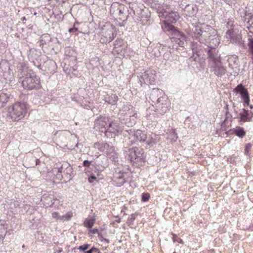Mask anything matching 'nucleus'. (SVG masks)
<instances>
[{
  "label": "nucleus",
  "mask_w": 253,
  "mask_h": 253,
  "mask_svg": "<svg viewBox=\"0 0 253 253\" xmlns=\"http://www.w3.org/2000/svg\"><path fill=\"white\" fill-rule=\"evenodd\" d=\"M167 20L163 21L162 28L164 31L168 32L172 36V39L176 42L179 46L184 47L186 42L187 38L185 34L177 30L171 23H175L179 18V16L177 12L171 11H167L166 17H164Z\"/></svg>",
  "instance_id": "nucleus-1"
},
{
  "label": "nucleus",
  "mask_w": 253,
  "mask_h": 253,
  "mask_svg": "<svg viewBox=\"0 0 253 253\" xmlns=\"http://www.w3.org/2000/svg\"><path fill=\"white\" fill-rule=\"evenodd\" d=\"M149 98L153 103L157 105L158 111L161 115H163L169 110V101L162 90L158 88H152Z\"/></svg>",
  "instance_id": "nucleus-2"
},
{
  "label": "nucleus",
  "mask_w": 253,
  "mask_h": 253,
  "mask_svg": "<svg viewBox=\"0 0 253 253\" xmlns=\"http://www.w3.org/2000/svg\"><path fill=\"white\" fill-rule=\"evenodd\" d=\"M124 153L126 157L134 166L136 167L141 166L144 162L146 155L143 149L133 147L132 148L125 147Z\"/></svg>",
  "instance_id": "nucleus-3"
},
{
  "label": "nucleus",
  "mask_w": 253,
  "mask_h": 253,
  "mask_svg": "<svg viewBox=\"0 0 253 253\" xmlns=\"http://www.w3.org/2000/svg\"><path fill=\"white\" fill-rule=\"evenodd\" d=\"M217 31L210 25H203L201 27H195L192 37L200 43H207L211 36H215Z\"/></svg>",
  "instance_id": "nucleus-4"
},
{
  "label": "nucleus",
  "mask_w": 253,
  "mask_h": 253,
  "mask_svg": "<svg viewBox=\"0 0 253 253\" xmlns=\"http://www.w3.org/2000/svg\"><path fill=\"white\" fill-rule=\"evenodd\" d=\"M19 82L27 90L37 89L42 86L40 78L31 70L19 77Z\"/></svg>",
  "instance_id": "nucleus-5"
},
{
  "label": "nucleus",
  "mask_w": 253,
  "mask_h": 253,
  "mask_svg": "<svg viewBox=\"0 0 253 253\" xmlns=\"http://www.w3.org/2000/svg\"><path fill=\"white\" fill-rule=\"evenodd\" d=\"M27 111L24 102H16L7 108V116L13 121H17L22 118Z\"/></svg>",
  "instance_id": "nucleus-6"
},
{
  "label": "nucleus",
  "mask_w": 253,
  "mask_h": 253,
  "mask_svg": "<svg viewBox=\"0 0 253 253\" xmlns=\"http://www.w3.org/2000/svg\"><path fill=\"white\" fill-rule=\"evenodd\" d=\"M132 137L134 138V140H133V142H131L132 144L140 142L147 144L150 147L153 146L155 144L151 135H147L144 131L139 129H137L134 132Z\"/></svg>",
  "instance_id": "nucleus-7"
},
{
  "label": "nucleus",
  "mask_w": 253,
  "mask_h": 253,
  "mask_svg": "<svg viewBox=\"0 0 253 253\" xmlns=\"http://www.w3.org/2000/svg\"><path fill=\"white\" fill-rule=\"evenodd\" d=\"M120 126L118 123L112 120L110 121L104 133L107 138H112L121 134Z\"/></svg>",
  "instance_id": "nucleus-8"
},
{
  "label": "nucleus",
  "mask_w": 253,
  "mask_h": 253,
  "mask_svg": "<svg viewBox=\"0 0 253 253\" xmlns=\"http://www.w3.org/2000/svg\"><path fill=\"white\" fill-rule=\"evenodd\" d=\"M227 38L230 40L231 42L236 44L244 47V42L242 40V36L241 33L236 31L233 29H230L226 33Z\"/></svg>",
  "instance_id": "nucleus-9"
},
{
  "label": "nucleus",
  "mask_w": 253,
  "mask_h": 253,
  "mask_svg": "<svg viewBox=\"0 0 253 253\" xmlns=\"http://www.w3.org/2000/svg\"><path fill=\"white\" fill-rule=\"evenodd\" d=\"M57 175H61L62 177H65L69 181L74 177V174L73 168L68 163H63L61 166L58 168Z\"/></svg>",
  "instance_id": "nucleus-10"
},
{
  "label": "nucleus",
  "mask_w": 253,
  "mask_h": 253,
  "mask_svg": "<svg viewBox=\"0 0 253 253\" xmlns=\"http://www.w3.org/2000/svg\"><path fill=\"white\" fill-rule=\"evenodd\" d=\"M112 120L111 118L108 117L100 115L95 120L94 128L102 132H104Z\"/></svg>",
  "instance_id": "nucleus-11"
},
{
  "label": "nucleus",
  "mask_w": 253,
  "mask_h": 253,
  "mask_svg": "<svg viewBox=\"0 0 253 253\" xmlns=\"http://www.w3.org/2000/svg\"><path fill=\"white\" fill-rule=\"evenodd\" d=\"M204 50L207 52V59L209 60L210 65L221 60L220 54L216 48L206 47Z\"/></svg>",
  "instance_id": "nucleus-12"
},
{
  "label": "nucleus",
  "mask_w": 253,
  "mask_h": 253,
  "mask_svg": "<svg viewBox=\"0 0 253 253\" xmlns=\"http://www.w3.org/2000/svg\"><path fill=\"white\" fill-rule=\"evenodd\" d=\"M233 91L237 94H240L244 100L245 107L248 106L250 101L249 92L247 88L242 85L238 84L233 90Z\"/></svg>",
  "instance_id": "nucleus-13"
},
{
  "label": "nucleus",
  "mask_w": 253,
  "mask_h": 253,
  "mask_svg": "<svg viewBox=\"0 0 253 253\" xmlns=\"http://www.w3.org/2000/svg\"><path fill=\"white\" fill-rule=\"evenodd\" d=\"M155 71L148 70L142 74L140 78L139 79L141 86L142 84H153L155 81Z\"/></svg>",
  "instance_id": "nucleus-14"
},
{
  "label": "nucleus",
  "mask_w": 253,
  "mask_h": 253,
  "mask_svg": "<svg viewBox=\"0 0 253 253\" xmlns=\"http://www.w3.org/2000/svg\"><path fill=\"white\" fill-rule=\"evenodd\" d=\"M211 70L218 77H221L226 72L225 67L223 65L221 60L210 65Z\"/></svg>",
  "instance_id": "nucleus-15"
},
{
  "label": "nucleus",
  "mask_w": 253,
  "mask_h": 253,
  "mask_svg": "<svg viewBox=\"0 0 253 253\" xmlns=\"http://www.w3.org/2000/svg\"><path fill=\"white\" fill-rule=\"evenodd\" d=\"M93 147L97 149L101 152H106L107 154L113 153L115 149L111 143L104 142H96L93 145Z\"/></svg>",
  "instance_id": "nucleus-16"
},
{
  "label": "nucleus",
  "mask_w": 253,
  "mask_h": 253,
  "mask_svg": "<svg viewBox=\"0 0 253 253\" xmlns=\"http://www.w3.org/2000/svg\"><path fill=\"white\" fill-rule=\"evenodd\" d=\"M204 43H198L196 42H192L190 43V47L194 54L200 57L203 54L204 48L202 44Z\"/></svg>",
  "instance_id": "nucleus-17"
},
{
  "label": "nucleus",
  "mask_w": 253,
  "mask_h": 253,
  "mask_svg": "<svg viewBox=\"0 0 253 253\" xmlns=\"http://www.w3.org/2000/svg\"><path fill=\"white\" fill-rule=\"evenodd\" d=\"M43 67L44 68V71L47 73L53 74L56 69V64L54 61L48 60L44 62Z\"/></svg>",
  "instance_id": "nucleus-18"
},
{
  "label": "nucleus",
  "mask_w": 253,
  "mask_h": 253,
  "mask_svg": "<svg viewBox=\"0 0 253 253\" xmlns=\"http://www.w3.org/2000/svg\"><path fill=\"white\" fill-rule=\"evenodd\" d=\"M126 180L124 177V175L123 173H116L114 176L113 179V182L114 185H116L117 187L122 186L125 182Z\"/></svg>",
  "instance_id": "nucleus-19"
},
{
  "label": "nucleus",
  "mask_w": 253,
  "mask_h": 253,
  "mask_svg": "<svg viewBox=\"0 0 253 253\" xmlns=\"http://www.w3.org/2000/svg\"><path fill=\"white\" fill-rule=\"evenodd\" d=\"M209 41H208L207 42L208 43V44L207 45V47L210 48V47H211L217 48V46H218L220 43L219 39L218 38L217 35L215 36H211L210 39L209 40Z\"/></svg>",
  "instance_id": "nucleus-20"
},
{
  "label": "nucleus",
  "mask_w": 253,
  "mask_h": 253,
  "mask_svg": "<svg viewBox=\"0 0 253 253\" xmlns=\"http://www.w3.org/2000/svg\"><path fill=\"white\" fill-rule=\"evenodd\" d=\"M41 163L40 159H36L34 157H27L26 160V164L28 167H35L39 165Z\"/></svg>",
  "instance_id": "nucleus-21"
},
{
  "label": "nucleus",
  "mask_w": 253,
  "mask_h": 253,
  "mask_svg": "<svg viewBox=\"0 0 253 253\" xmlns=\"http://www.w3.org/2000/svg\"><path fill=\"white\" fill-rule=\"evenodd\" d=\"M10 97L9 94L5 93L3 91H0V106L1 108L5 105Z\"/></svg>",
  "instance_id": "nucleus-22"
},
{
  "label": "nucleus",
  "mask_w": 253,
  "mask_h": 253,
  "mask_svg": "<svg viewBox=\"0 0 253 253\" xmlns=\"http://www.w3.org/2000/svg\"><path fill=\"white\" fill-rule=\"evenodd\" d=\"M118 97L115 94H112L110 95H107L105 97L104 100L105 102L112 105H116L118 101Z\"/></svg>",
  "instance_id": "nucleus-23"
},
{
  "label": "nucleus",
  "mask_w": 253,
  "mask_h": 253,
  "mask_svg": "<svg viewBox=\"0 0 253 253\" xmlns=\"http://www.w3.org/2000/svg\"><path fill=\"white\" fill-rule=\"evenodd\" d=\"M184 10L187 12L186 15L188 16H192L197 13V8L196 6L194 7L189 4H186L184 7Z\"/></svg>",
  "instance_id": "nucleus-24"
},
{
  "label": "nucleus",
  "mask_w": 253,
  "mask_h": 253,
  "mask_svg": "<svg viewBox=\"0 0 253 253\" xmlns=\"http://www.w3.org/2000/svg\"><path fill=\"white\" fill-rule=\"evenodd\" d=\"M137 117V115L136 113L129 116V118H126L125 122L126 125L128 127L133 126L136 122Z\"/></svg>",
  "instance_id": "nucleus-25"
},
{
  "label": "nucleus",
  "mask_w": 253,
  "mask_h": 253,
  "mask_svg": "<svg viewBox=\"0 0 253 253\" xmlns=\"http://www.w3.org/2000/svg\"><path fill=\"white\" fill-rule=\"evenodd\" d=\"M243 112L239 113V117L240 118L241 122H249L250 121L251 118L249 116V110L245 109H243Z\"/></svg>",
  "instance_id": "nucleus-26"
},
{
  "label": "nucleus",
  "mask_w": 253,
  "mask_h": 253,
  "mask_svg": "<svg viewBox=\"0 0 253 253\" xmlns=\"http://www.w3.org/2000/svg\"><path fill=\"white\" fill-rule=\"evenodd\" d=\"M42 200L43 201L45 204L47 206L51 207L54 204V201L55 200V199L53 195H49L48 196H46L45 195H43L42 196Z\"/></svg>",
  "instance_id": "nucleus-27"
},
{
  "label": "nucleus",
  "mask_w": 253,
  "mask_h": 253,
  "mask_svg": "<svg viewBox=\"0 0 253 253\" xmlns=\"http://www.w3.org/2000/svg\"><path fill=\"white\" fill-rule=\"evenodd\" d=\"M101 159L102 161L101 163L97 160L96 162L92 164L94 169L98 171H103L105 168L103 166V160H106V158L105 157H103Z\"/></svg>",
  "instance_id": "nucleus-28"
},
{
  "label": "nucleus",
  "mask_w": 253,
  "mask_h": 253,
  "mask_svg": "<svg viewBox=\"0 0 253 253\" xmlns=\"http://www.w3.org/2000/svg\"><path fill=\"white\" fill-rule=\"evenodd\" d=\"M233 130L234 134L239 137L242 138L246 135V131L243 127L237 126Z\"/></svg>",
  "instance_id": "nucleus-29"
},
{
  "label": "nucleus",
  "mask_w": 253,
  "mask_h": 253,
  "mask_svg": "<svg viewBox=\"0 0 253 253\" xmlns=\"http://www.w3.org/2000/svg\"><path fill=\"white\" fill-rule=\"evenodd\" d=\"M157 12L159 14V16L161 18L166 17L167 14V11H166L163 6L156 5L155 6Z\"/></svg>",
  "instance_id": "nucleus-30"
},
{
  "label": "nucleus",
  "mask_w": 253,
  "mask_h": 253,
  "mask_svg": "<svg viewBox=\"0 0 253 253\" xmlns=\"http://www.w3.org/2000/svg\"><path fill=\"white\" fill-rule=\"evenodd\" d=\"M95 218L94 216L91 217L89 219H86L84 222V226L88 228H91L95 222Z\"/></svg>",
  "instance_id": "nucleus-31"
},
{
  "label": "nucleus",
  "mask_w": 253,
  "mask_h": 253,
  "mask_svg": "<svg viewBox=\"0 0 253 253\" xmlns=\"http://www.w3.org/2000/svg\"><path fill=\"white\" fill-rule=\"evenodd\" d=\"M40 51L35 49H31L29 50V54L28 58L29 59L33 60L34 59H37V57L39 56L38 53Z\"/></svg>",
  "instance_id": "nucleus-32"
},
{
  "label": "nucleus",
  "mask_w": 253,
  "mask_h": 253,
  "mask_svg": "<svg viewBox=\"0 0 253 253\" xmlns=\"http://www.w3.org/2000/svg\"><path fill=\"white\" fill-rule=\"evenodd\" d=\"M73 216V213L71 211L67 212L65 214L59 217V219L62 221H69Z\"/></svg>",
  "instance_id": "nucleus-33"
},
{
  "label": "nucleus",
  "mask_w": 253,
  "mask_h": 253,
  "mask_svg": "<svg viewBox=\"0 0 253 253\" xmlns=\"http://www.w3.org/2000/svg\"><path fill=\"white\" fill-rule=\"evenodd\" d=\"M0 242H3L7 231L6 230V228L2 225H0Z\"/></svg>",
  "instance_id": "nucleus-34"
},
{
  "label": "nucleus",
  "mask_w": 253,
  "mask_h": 253,
  "mask_svg": "<svg viewBox=\"0 0 253 253\" xmlns=\"http://www.w3.org/2000/svg\"><path fill=\"white\" fill-rule=\"evenodd\" d=\"M128 10H127V8L126 7H123L122 8L119 9V13H120V18L122 20H125V19H127V16L126 15L125 16H124L123 14L125 12H127Z\"/></svg>",
  "instance_id": "nucleus-35"
},
{
  "label": "nucleus",
  "mask_w": 253,
  "mask_h": 253,
  "mask_svg": "<svg viewBox=\"0 0 253 253\" xmlns=\"http://www.w3.org/2000/svg\"><path fill=\"white\" fill-rule=\"evenodd\" d=\"M169 137L171 140V141L173 142L176 141L178 136L174 129H172V131L169 133Z\"/></svg>",
  "instance_id": "nucleus-36"
},
{
  "label": "nucleus",
  "mask_w": 253,
  "mask_h": 253,
  "mask_svg": "<svg viewBox=\"0 0 253 253\" xmlns=\"http://www.w3.org/2000/svg\"><path fill=\"white\" fill-rule=\"evenodd\" d=\"M247 23L249 24V26H248V29L250 30L251 32L253 33V15L250 16Z\"/></svg>",
  "instance_id": "nucleus-37"
},
{
  "label": "nucleus",
  "mask_w": 253,
  "mask_h": 253,
  "mask_svg": "<svg viewBox=\"0 0 253 253\" xmlns=\"http://www.w3.org/2000/svg\"><path fill=\"white\" fill-rule=\"evenodd\" d=\"M231 117V115L229 113V111H227L225 112V119L221 123V126L222 128L225 127V130L226 129V124L225 123L227 121V120L229 118Z\"/></svg>",
  "instance_id": "nucleus-38"
},
{
  "label": "nucleus",
  "mask_w": 253,
  "mask_h": 253,
  "mask_svg": "<svg viewBox=\"0 0 253 253\" xmlns=\"http://www.w3.org/2000/svg\"><path fill=\"white\" fill-rule=\"evenodd\" d=\"M150 198V195L148 193H143L141 195L142 202H145L148 201Z\"/></svg>",
  "instance_id": "nucleus-39"
},
{
  "label": "nucleus",
  "mask_w": 253,
  "mask_h": 253,
  "mask_svg": "<svg viewBox=\"0 0 253 253\" xmlns=\"http://www.w3.org/2000/svg\"><path fill=\"white\" fill-rule=\"evenodd\" d=\"M109 37L106 39V42H110L115 38L116 35L112 31H110Z\"/></svg>",
  "instance_id": "nucleus-40"
},
{
  "label": "nucleus",
  "mask_w": 253,
  "mask_h": 253,
  "mask_svg": "<svg viewBox=\"0 0 253 253\" xmlns=\"http://www.w3.org/2000/svg\"><path fill=\"white\" fill-rule=\"evenodd\" d=\"M172 240L173 242H177L178 243L183 244V240L180 238H177V235L175 234H172Z\"/></svg>",
  "instance_id": "nucleus-41"
},
{
  "label": "nucleus",
  "mask_w": 253,
  "mask_h": 253,
  "mask_svg": "<svg viewBox=\"0 0 253 253\" xmlns=\"http://www.w3.org/2000/svg\"><path fill=\"white\" fill-rule=\"evenodd\" d=\"M89 246L90 245L87 244H84V245L79 246L78 249L81 251L84 252L89 248Z\"/></svg>",
  "instance_id": "nucleus-42"
},
{
  "label": "nucleus",
  "mask_w": 253,
  "mask_h": 253,
  "mask_svg": "<svg viewBox=\"0 0 253 253\" xmlns=\"http://www.w3.org/2000/svg\"><path fill=\"white\" fill-rule=\"evenodd\" d=\"M92 161H88L87 160H85L84 161L83 163V166L84 167L89 168L91 165H92Z\"/></svg>",
  "instance_id": "nucleus-43"
},
{
  "label": "nucleus",
  "mask_w": 253,
  "mask_h": 253,
  "mask_svg": "<svg viewBox=\"0 0 253 253\" xmlns=\"http://www.w3.org/2000/svg\"><path fill=\"white\" fill-rule=\"evenodd\" d=\"M252 147V145L251 143H248L245 145V154L248 155L249 152V151Z\"/></svg>",
  "instance_id": "nucleus-44"
},
{
  "label": "nucleus",
  "mask_w": 253,
  "mask_h": 253,
  "mask_svg": "<svg viewBox=\"0 0 253 253\" xmlns=\"http://www.w3.org/2000/svg\"><path fill=\"white\" fill-rule=\"evenodd\" d=\"M79 30V29L75 27V24H74L73 27L69 28L68 31L70 33H75L77 32Z\"/></svg>",
  "instance_id": "nucleus-45"
},
{
  "label": "nucleus",
  "mask_w": 253,
  "mask_h": 253,
  "mask_svg": "<svg viewBox=\"0 0 253 253\" xmlns=\"http://www.w3.org/2000/svg\"><path fill=\"white\" fill-rule=\"evenodd\" d=\"M98 238H99V240H101V241H104V242H106L107 243H110V241L109 240V239H106V238H104L103 237L102 235L100 233H98Z\"/></svg>",
  "instance_id": "nucleus-46"
},
{
  "label": "nucleus",
  "mask_w": 253,
  "mask_h": 253,
  "mask_svg": "<svg viewBox=\"0 0 253 253\" xmlns=\"http://www.w3.org/2000/svg\"><path fill=\"white\" fill-rule=\"evenodd\" d=\"M96 180V177L94 175H91L88 178V181L90 183H93Z\"/></svg>",
  "instance_id": "nucleus-47"
},
{
  "label": "nucleus",
  "mask_w": 253,
  "mask_h": 253,
  "mask_svg": "<svg viewBox=\"0 0 253 253\" xmlns=\"http://www.w3.org/2000/svg\"><path fill=\"white\" fill-rule=\"evenodd\" d=\"M52 216L53 218H57L59 219V216H61V215H60L58 213L56 212H54L53 213H52Z\"/></svg>",
  "instance_id": "nucleus-48"
},
{
  "label": "nucleus",
  "mask_w": 253,
  "mask_h": 253,
  "mask_svg": "<svg viewBox=\"0 0 253 253\" xmlns=\"http://www.w3.org/2000/svg\"><path fill=\"white\" fill-rule=\"evenodd\" d=\"M90 232L92 234H97L98 235V233H100L98 231V230L95 228L90 230Z\"/></svg>",
  "instance_id": "nucleus-49"
},
{
  "label": "nucleus",
  "mask_w": 253,
  "mask_h": 253,
  "mask_svg": "<svg viewBox=\"0 0 253 253\" xmlns=\"http://www.w3.org/2000/svg\"><path fill=\"white\" fill-rule=\"evenodd\" d=\"M4 65H5L6 67H8L7 63H6L5 62H1L0 63V68L4 67Z\"/></svg>",
  "instance_id": "nucleus-50"
},
{
  "label": "nucleus",
  "mask_w": 253,
  "mask_h": 253,
  "mask_svg": "<svg viewBox=\"0 0 253 253\" xmlns=\"http://www.w3.org/2000/svg\"><path fill=\"white\" fill-rule=\"evenodd\" d=\"M135 219V218L134 216V215H131L130 217L129 218V221H130L131 222H132L134 221Z\"/></svg>",
  "instance_id": "nucleus-51"
},
{
  "label": "nucleus",
  "mask_w": 253,
  "mask_h": 253,
  "mask_svg": "<svg viewBox=\"0 0 253 253\" xmlns=\"http://www.w3.org/2000/svg\"><path fill=\"white\" fill-rule=\"evenodd\" d=\"M226 133L227 135H230V134H233L234 133L233 132V129H230V130L226 131Z\"/></svg>",
  "instance_id": "nucleus-52"
},
{
  "label": "nucleus",
  "mask_w": 253,
  "mask_h": 253,
  "mask_svg": "<svg viewBox=\"0 0 253 253\" xmlns=\"http://www.w3.org/2000/svg\"><path fill=\"white\" fill-rule=\"evenodd\" d=\"M90 250L92 251V253L93 252H99V251L97 248H96L94 247H93Z\"/></svg>",
  "instance_id": "nucleus-53"
},
{
  "label": "nucleus",
  "mask_w": 253,
  "mask_h": 253,
  "mask_svg": "<svg viewBox=\"0 0 253 253\" xmlns=\"http://www.w3.org/2000/svg\"><path fill=\"white\" fill-rule=\"evenodd\" d=\"M108 38H107L106 37H102L101 38V40H100V41L102 42H106V39H107Z\"/></svg>",
  "instance_id": "nucleus-54"
},
{
  "label": "nucleus",
  "mask_w": 253,
  "mask_h": 253,
  "mask_svg": "<svg viewBox=\"0 0 253 253\" xmlns=\"http://www.w3.org/2000/svg\"><path fill=\"white\" fill-rule=\"evenodd\" d=\"M56 252L57 253H61L63 252V249L61 248H59L57 250H56Z\"/></svg>",
  "instance_id": "nucleus-55"
},
{
  "label": "nucleus",
  "mask_w": 253,
  "mask_h": 253,
  "mask_svg": "<svg viewBox=\"0 0 253 253\" xmlns=\"http://www.w3.org/2000/svg\"><path fill=\"white\" fill-rule=\"evenodd\" d=\"M119 41H118V40H116V41H115V43H114V44H115V46H117V45L119 46V45H120L119 44Z\"/></svg>",
  "instance_id": "nucleus-56"
},
{
  "label": "nucleus",
  "mask_w": 253,
  "mask_h": 253,
  "mask_svg": "<svg viewBox=\"0 0 253 253\" xmlns=\"http://www.w3.org/2000/svg\"><path fill=\"white\" fill-rule=\"evenodd\" d=\"M59 134H69L68 131H61L59 132Z\"/></svg>",
  "instance_id": "nucleus-57"
},
{
  "label": "nucleus",
  "mask_w": 253,
  "mask_h": 253,
  "mask_svg": "<svg viewBox=\"0 0 253 253\" xmlns=\"http://www.w3.org/2000/svg\"><path fill=\"white\" fill-rule=\"evenodd\" d=\"M100 156V155L98 152L96 153L94 155V156L96 157V158H98Z\"/></svg>",
  "instance_id": "nucleus-58"
},
{
  "label": "nucleus",
  "mask_w": 253,
  "mask_h": 253,
  "mask_svg": "<svg viewBox=\"0 0 253 253\" xmlns=\"http://www.w3.org/2000/svg\"><path fill=\"white\" fill-rule=\"evenodd\" d=\"M228 106H229L228 105L226 104V105H225V107L226 111H229Z\"/></svg>",
  "instance_id": "nucleus-59"
},
{
  "label": "nucleus",
  "mask_w": 253,
  "mask_h": 253,
  "mask_svg": "<svg viewBox=\"0 0 253 253\" xmlns=\"http://www.w3.org/2000/svg\"><path fill=\"white\" fill-rule=\"evenodd\" d=\"M21 20L22 21H24V20H26V17L25 16L23 17L22 18H21Z\"/></svg>",
  "instance_id": "nucleus-60"
},
{
  "label": "nucleus",
  "mask_w": 253,
  "mask_h": 253,
  "mask_svg": "<svg viewBox=\"0 0 253 253\" xmlns=\"http://www.w3.org/2000/svg\"><path fill=\"white\" fill-rule=\"evenodd\" d=\"M86 253H92V251L91 250H89L87 251Z\"/></svg>",
  "instance_id": "nucleus-61"
},
{
  "label": "nucleus",
  "mask_w": 253,
  "mask_h": 253,
  "mask_svg": "<svg viewBox=\"0 0 253 253\" xmlns=\"http://www.w3.org/2000/svg\"><path fill=\"white\" fill-rule=\"evenodd\" d=\"M14 206L15 207L19 206V204H18L17 202L16 203H14Z\"/></svg>",
  "instance_id": "nucleus-62"
},
{
  "label": "nucleus",
  "mask_w": 253,
  "mask_h": 253,
  "mask_svg": "<svg viewBox=\"0 0 253 253\" xmlns=\"http://www.w3.org/2000/svg\"><path fill=\"white\" fill-rule=\"evenodd\" d=\"M37 67H38V69H39L40 70L42 69L41 65H39Z\"/></svg>",
  "instance_id": "nucleus-63"
},
{
  "label": "nucleus",
  "mask_w": 253,
  "mask_h": 253,
  "mask_svg": "<svg viewBox=\"0 0 253 253\" xmlns=\"http://www.w3.org/2000/svg\"><path fill=\"white\" fill-rule=\"evenodd\" d=\"M180 6H181V7H182H182L184 6V4H183L182 3H181V4H180Z\"/></svg>",
  "instance_id": "nucleus-64"
}]
</instances>
